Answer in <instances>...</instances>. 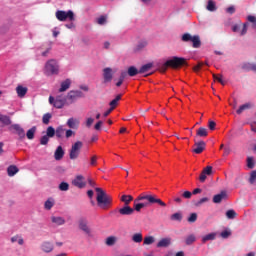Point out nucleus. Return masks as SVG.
Segmentation results:
<instances>
[{"label":"nucleus","instance_id":"obj_1","mask_svg":"<svg viewBox=\"0 0 256 256\" xmlns=\"http://www.w3.org/2000/svg\"><path fill=\"white\" fill-rule=\"evenodd\" d=\"M150 205H159L160 207H167V204L157 197L155 194L142 193L134 200V211H141L145 207H150Z\"/></svg>","mask_w":256,"mask_h":256},{"label":"nucleus","instance_id":"obj_63","mask_svg":"<svg viewBox=\"0 0 256 256\" xmlns=\"http://www.w3.org/2000/svg\"><path fill=\"white\" fill-rule=\"evenodd\" d=\"M226 13H229V15H233V13H235V7L234 6H230L226 9Z\"/></svg>","mask_w":256,"mask_h":256},{"label":"nucleus","instance_id":"obj_4","mask_svg":"<svg viewBox=\"0 0 256 256\" xmlns=\"http://www.w3.org/2000/svg\"><path fill=\"white\" fill-rule=\"evenodd\" d=\"M46 75H59V62L55 59L48 60L45 64Z\"/></svg>","mask_w":256,"mask_h":256},{"label":"nucleus","instance_id":"obj_33","mask_svg":"<svg viewBox=\"0 0 256 256\" xmlns=\"http://www.w3.org/2000/svg\"><path fill=\"white\" fill-rule=\"evenodd\" d=\"M128 75H129V77H135V75H139V70L137 69V67H135V66H130L129 68H128Z\"/></svg>","mask_w":256,"mask_h":256},{"label":"nucleus","instance_id":"obj_23","mask_svg":"<svg viewBox=\"0 0 256 256\" xmlns=\"http://www.w3.org/2000/svg\"><path fill=\"white\" fill-rule=\"evenodd\" d=\"M17 173H19V168H17V166H15V165H10V166L7 168L8 177H15V175H17Z\"/></svg>","mask_w":256,"mask_h":256},{"label":"nucleus","instance_id":"obj_55","mask_svg":"<svg viewBox=\"0 0 256 256\" xmlns=\"http://www.w3.org/2000/svg\"><path fill=\"white\" fill-rule=\"evenodd\" d=\"M97 23H98V25H105V23H107V17H105V16H100V17L97 19Z\"/></svg>","mask_w":256,"mask_h":256},{"label":"nucleus","instance_id":"obj_44","mask_svg":"<svg viewBox=\"0 0 256 256\" xmlns=\"http://www.w3.org/2000/svg\"><path fill=\"white\" fill-rule=\"evenodd\" d=\"M214 81H218L221 85H225V81H223V75L221 74H213Z\"/></svg>","mask_w":256,"mask_h":256},{"label":"nucleus","instance_id":"obj_2","mask_svg":"<svg viewBox=\"0 0 256 256\" xmlns=\"http://www.w3.org/2000/svg\"><path fill=\"white\" fill-rule=\"evenodd\" d=\"M96 191V201H97V206L100 209H109L113 203V198L107 194L105 190L102 188H95Z\"/></svg>","mask_w":256,"mask_h":256},{"label":"nucleus","instance_id":"obj_3","mask_svg":"<svg viewBox=\"0 0 256 256\" xmlns=\"http://www.w3.org/2000/svg\"><path fill=\"white\" fill-rule=\"evenodd\" d=\"M183 65H187V60L185 58L174 56L171 59L167 60L164 64L159 67V71L161 73H165L169 67L171 69H179V67H183Z\"/></svg>","mask_w":256,"mask_h":256},{"label":"nucleus","instance_id":"obj_5","mask_svg":"<svg viewBox=\"0 0 256 256\" xmlns=\"http://www.w3.org/2000/svg\"><path fill=\"white\" fill-rule=\"evenodd\" d=\"M56 19H58V21H75V13H73L72 10H68V11H63V10H58L55 13Z\"/></svg>","mask_w":256,"mask_h":256},{"label":"nucleus","instance_id":"obj_24","mask_svg":"<svg viewBox=\"0 0 256 256\" xmlns=\"http://www.w3.org/2000/svg\"><path fill=\"white\" fill-rule=\"evenodd\" d=\"M69 87H71V80L66 79L65 81L61 82L59 93H63L65 91H67V89H69Z\"/></svg>","mask_w":256,"mask_h":256},{"label":"nucleus","instance_id":"obj_56","mask_svg":"<svg viewBox=\"0 0 256 256\" xmlns=\"http://www.w3.org/2000/svg\"><path fill=\"white\" fill-rule=\"evenodd\" d=\"M247 167L249 169H253V167H255V162H253V158L248 157V159H247Z\"/></svg>","mask_w":256,"mask_h":256},{"label":"nucleus","instance_id":"obj_14","mask_svg":"<svg viewBox=\"0 0 256 256\" xmlns=\"http://www.w3.org/2000/svg\"><path fill=\"white\" fill-rule=\"evenodd\" d=\"M79 229L89 235L91 233V228H89V221L85 219H80L78 222Z\"/></svg>","mask_w":256,"mask_h":256},{"label":"nucleus","instance_id":"obj_30","mask_svg":"<svg viewBox=\"0 0 256 256\" xmlns=\"http://www.w3.org/2000/svg\"><path fill=\"white\" fill-rule=\"evenodd\" d=\"M120 201H122V203H124V205L129 206L131 201H133V196H131V195H122L121 198H120Z\"/></svg>","mask_w":256,"mask_h":256},{"label":"nucleus","instance_id":"obj_41","mask_svg":"<svg viewBox=\"0 0 256 256\" xmlns=\"http://www.w3.org/2000/svg\"><path fill=\"white\" fill-rule=\"evenodd\" d=\"M46 136H48L50 139L55 137V128H53V126H49L46 129Z\"/></svg>","mask_w":256,"mask_h":256},{"label":"nucleus","instance_id":"obj_61","mask_svg":"<svg viewBox=\"0 0 256 256\" xmlns=\"http://www.w3.org/2000/svg\"><path fill=\"white\" fill-rule=\"evenodd\" d=\"M207 176L205 173L201 172L200 177H199V181L200 183H205V181L207 180Z\"/></svg>","mask_w":256,"mask_h":256},{"label":"nucleus","instance_id":"obj_60","mask_svg":"<svg viewBox=\"0 0 256 256\" xmlns=\"http://www.w3.org/2000/svg\"><path fill=\"white\" fill-rule=\"evenodd\" d=\"M216 126H217V123H215V121L210 120V121L208 122V127H209L210 131H215V127H216Z\"/></svg>","mask_w":256,"mask_h":256},{"label":"nucleus","instance_id":"obj_62","mask_svg":"<svg viewBox=\"0 0 256 256\" xmlns=\"http://www.w3.org/2000/svg\"><path fill=\"white\" fill-rule=\"evenodd\" d=\"M66 139H69L70 137H73V135H75V132H73V130L69 129V130H66Z\"/></svg>","mask_w":256,"mask_h":256},{"label":"nucleus","instance_id":"obj_32","mask_svg":"<svg viewBox=\"0 0 256 256\" xmlns=\"http://www.w3.org/2000/svg\"><path fill=\"white\" fill-rule=\"evenodd\" d=\"M0 123L3 125H11V118L0 113Z\"/></svg>","mask_w":256,"mask_h":256},{"label":"nucleus","instance_id":"obj_51","mask_svg":"<svg viewBox=\"0 0 256 256\" xmlns=\"http://www.w3.org/2000/svg\"><path fill=\"white\" fill-rule=\"evenodd\" d=\"M59 189H60V191H69V183H67V182H62V183L59 185Z\"/></svg>","mask_w":256,"mask_h":256},{"label":"nucleus","instance_id":"obj_45","mask_svg":"<svg viewBox=\"0 0 256 256\" xmlns=\"http://www.w3.org/2000/svg\"><path fill=\"white\" fill-rule=\"evenodd\" d=\"M51 113H46L43 115V118H42V123H44V125H49V121H51Z\"/></svg>","mask_w":256,"mask_h":256},{"label":"nucleus","instance_id":"obj_21","mask_svg":"<svg viewBox=\"0 0 256 256\" xmlns=\"http://www.w3.org/2000/svg\"><path fill=\"white\" fill-rule=\"evenodd\" d=\"M223 199H227V192L222 191L220 194H216L213 197V203H221Z\"/></svg>","mask_w":256,"mask_h":256},{"label":"nucleus","instance_id":"obj_53","mask_svg":"<svg viewBox=\"0 0 256 256\" xmlns=\"http://www.w3.org/2000/svg\"><path fill=\"white\" fill-rule=\"evenodd\" d=\"M53 205H55V203H53V201L47 200L44 204V207H45V209H47V211H50V209H53Z\"/></svg>","mask_w":256,"mask_h":256},{"label":"nucleus","instance_id":"obj_49","mask_svg":"<svg viewBox=\"0 0 256 256\" xmlns=\"http://www.w3.org/2000/svg\"><path fill=\"white\" fill-rule=\"evenodd\" d=\"M208 201H209V198H207V197L201 198L200 200L195 202V206L201 207L203 205V203H207Z\"/></svg>","mask_w":256,"mask_h":256},{"label":"nucleus","instance_id":"obj_20","mask_svg":"<svg viewBox=\"0 0 256 256\" xmlns=\"http://www.w3.org/2000/svg\"><path fill=\"white\" fill-rule=\"evenodd\" d=\"M27 87H24V86H21V85H18L16 87V93L18 95V97H20V99H23V97H25L27 95Z\"/></svg>","mask_w":256,"mask_h":256},{"label":"nucleus","instance_id":"obj_6","mask_svg":"<svg viewBox=\"0 0 256 256\" xmlns=\"http://www.w3.org/2000/svg\"><path fill=\"white\" fill-rule=\"evenodd\" d=\"M81 149H83V142L76 141L69 152V157L72 161H75V159L79 158V155H81Z\"/></svg>","mask_w":256,"mask_h":256},{"label":"nucleus","instance_id":"obj_8","mask_svg":"<svg viewBox=\"0 0 256 256\" xmlns=\"http://www.w3.org/2000/svg\"><path fill=\"white\" fill-rule=\"evenodd\" d=\"M194 142L195 143H194V148L192 150V153H196V155H201V153L205 151L207 144L203 140L201 141L194 140Z\"/></svg>","mask_w":256,"mask_h":256},{"label":"nucleus","instance_id":"obj_13","mask_svg":"<svg viewBox=\"0 0 256 256\" xmlns=\"http://www.w3.org/2000/svg\"><path fill=\"white\" fill-rule=\"evenodd\" d=\"M103 83H111L113 81V69L107 67L103 69Z\"/></svg>","mask_w":256,"mask_h":256},{"label":"nucleus","instance_id":"obj_10","mask_svg":"<svg viewBox=\"0 0 256 256\" xmlns=\"http://www.w3.org/2000/svg\"><path fill=\"white\" fill-rule=\"evenodd\" d=\"M82 97H85L83 92L81 90H71L68 95L67 99L73 103V101H77V99H81Z\"/></svg>","mask_w":256,"mask_h":256},{"label":"nucleus","instance_id":"obj_43","mask_svg":"<svg viewBox=\"0 0 256 256\" xmlns=\"http://www.w3.org/2000/svg\"><path fill=\"white\" fill-rule=\"evenodd\" d=\"M170 219L172 221H181L183 219V215H181V213H179V212H176L171 215Z\"/></svg>","mask_w":256,"mask_h":256},{"label":"nucleus","instance_id":"obj_52","mask_svg":"<svg viewBox=\"0 0 256 256\" xmlns=\"http://www.w3.org/2000/svg\"><path fill=\"white\" fill-rule=\"evenodd\" d=\"M115 241H116L115 237L110 236L106 239V245L111 247L112 245H115Z\"/></svg>","mask_w":256,"mask_h":256},{"label":"nucleus","instance_id":"obj_11","mask_svg":"<svg viewBox=\"0 0 256 256\" xmlns=\"http://www.w3.org/2000/svg\"><path fill=\"white\" fill-rule=\"evenodd\" d=\"M49 103L50 105H53L56 109H63L65 107V100L61 98H54L53 96L49 97Z\"/></svg>","mask_w":256,"mask_h":256},{"label":"nucleus","instance_id":"obj_18","mask_svg":"<svg viewBox=\"0 0 256 256\" xmlns=\"http://www.w3.org/2000/svg\"><path fill=\"white\" fill-rule=\"evenodd\" d=\"M207 135H209V131L207 130V128L200 127L196 131V136L194 137V141H197V139H199V137H207Z\"/></svg>","mask_w":256,"mask_h":256},{"label":"nucleus","instance_id":"obj_36","mask_svg":"<svg viewBox=\"0 0 256 256\" xmlns=\"http://www.w3.org/2000/svg\"><path fill=\"white\" fill-rule=\"evenodd\" d=\"M155 243V237L153 236H146L143 240V245H153Z\"/></svg>","mask_w":256,"mask_h":256},{"label":"nucleus","instance_id":"obj_64","mask_svg":"<svg viewBox=\"0 0 256 256\" xmlns=\"http://www.w3.org/2000/svg\"><path fill=\"white\" fill-rule=\"evenodd\" d=\"M90 165H92V166L97 165V156H92L91 157Z\"/></svg>","mask_w":256,"mask_h":256},{"label":"nucleus","instance_id":"obj_7","mask_svg":"<svg viewBox=\"0 0 256 256\" xmlns=\"http://www.w3.org/2000/svg\"><path fill=\"white\" fill-rule=\"evenodd\" d=\"M182 41H184V43H189V41H191L194 49H199V47H201V38H199L198 35L191 36V34L185 33L182 35Z\"/></svg>","mask_w":256,"mask_h":256},{"label":"nucleus","instance_id":"obj_27","mask_svg":"<svg viewBox=\"0 0 256 256\" xmlns=\"http://www.w3.org/2000/svg\"><path fill=\"white\" fill-rule=\"evenodd\" d=\"M37 131V127L33 126L32 128H30L27 133H26V137L27 139H29L30 141L35 139V133Z\"/></svg>","mask_w":256,"mask_h":256},{"label":"nucleus","instance_id":"obj_31","mask_svg":"<svg viewBox=\"0 0 256 256\" xmlns=\"http://www.w3.org/2000/svg\"><path fill=\"white\" fill-rule=\"evenodd\" d=\"M119 101H121V94L117 95L115 97V99H113L109 105H110V109H115L117 107V105H119Z\"/></svg>","mask_w":256,"mask_h":256},{"label":"nucleus","instance_id":"obj_35","mask_svg":"<svg viewBox=\"0 0 256 256\" xmlns=\"http://www.w3.org/2000/svg\"><path fill=\"white\" fill-rule=\"evenodd\" d=\"M247 21H248V23H251L252 29H254V31H256V16L248 15Z\"/></svg>","mask_w":256,"mask_h":256},{"label":"nucleus","instance_id":"obj_19","mask_svg":"<svg viewBox=\"0 0 256 256\" xmlns=\"http://www.w3.org/2000/svg\"><path fill=\"white\" fill-rule=\"evenodd\" d=\"M65 156V151L63 150L62 146H58L55 153H54V158L56 161H61L63 157Z\"/></svg>","mask_w":256,"mask_h":256},{"label":"nucleus","instance_id":"obj_16","mask_svg":"<svg viewBox=\"0 0 256 256\" xmlns=\"http://www.w3.org/2000/svg\"><path fill=\"white\" fill-rule=\"evenodd\" d=\"M41 249L44 253H51L54 249H55V246L53 245L52 242H49V241H44L42 244H41Z\"/></svg>","mask_w":256,"mask_h":256},{"label":"nucleus","instance_id":"obj_38","mask_svg":"<svg viewBox=\"0 0 256 256\" xmlns=\"http://www.w3.org/2000/svg\"><path fill=\"white\" fill-rule=\"evenodd\" d=\"M55 135H56V137H58V139H61V137H63V135H65V129L63 128V126H59L55 130Z\"/></svg>","mask_w":256,"mask_h":256},{"label":"nucleus","instance_id":"obj_25","mask_svg":"<svg viewBox=\"0 0 256 256\" xmlns=\"http://www.w3.org/2000/svg\"><path fill=\"white\" fill-rule=\"evenodd\" d=\"M67 126H68L70 129H78V127H79V121H78L76 118H70V119H68V121H67Z\"/></svg>","mask_w":256,"mask_h":256},{"label":"nucleus","instance_id":"obj_59","mask_svg":"<svg viewBox=\"0 0 256 256\" xmlns=\"http://www.w3.org/2000/svg\"><path fill=\"white\" fill-rule=\"evenodd\" d=\"M247 27H249V23H247V22H245L244 24H243V28H242V30H241V32H240V35H247Z\"/></svg>","mask_w":256,"mask_h":256},{"label":"nucleus","instance_id":"obj_17","mask_svg":"<svg viewBox=\"0 0 256 256\" xmlns=\"http://www.w3.org/2000/svg\"><path fill=\"white\" fill-rule=\"evenodd\" d=\"M253 107H255V105L251 102L242 104L237 110L236 113L237 115H241L243 113V111H247L249 109H253Z\"/></svg>","mask_w":256,"mask_h":256},{"label":"nucleus","instance_id":"obj_37","mask_svg":"<svg viewBox=\"0 0 256 256\" xmlns=\"http://www.w3.org/2000/svg\"><path fill=\"white\" fill-rule=\"evenodd\" d=\"M20 245H23L25 243V241L23 240V237L19 236V235H15L11 238V243H17Z\"/></svg>","mask_w":256,"mask_h":256},{"label":"nucleus","instance_id":"obj_48","mask_svg":"<svg viewBox=\"0 0 256 256\" xmlns=\"http://www.w3.org/2000/svg\"><path fill=\"white\" fill-rule=\"evenodd\" d=\"M220 237H222V239H229V237H231V230L222 231Z\"/></svg>","mask_w":256,"mask_h":256},{"label":"nucleus","instance_id":"obj_39","mask_svg":"<svg viewBox=\"0 0 256 256\" xmlns=\"http://www.w3.org/2000/svg\"><path fill=\"white\" fill-rule=\"evenodd\" d=\"M215 240V233H210L202 237V242L207 243V241Z\"/></svg>","mask_w":256,"mask_h":256},{"label":"nucleus","instance_id":"obj_57","mask_svg":"<svg viewBox=\"0 0 256 256\" xmlns=\"http://www.w3.org/2000/svg\"><path fill=\"white\" fill-rule=\"evenodd\" d=\"M182 197H183L184 199H191V197H193V193H192L191 191H184V192L182 193Z\"/></svg>","mask_w":256,"mask_h":256},{"label":"nucleus","instance_id":"obj_54","mask_svg":"<svg viewBox=\"0 0 256 256\" xmlns=\"http://www.w3.org/2000/svg\"><path fill=\"white\" fill-rule=\"evenodd\" d=\"M188 223H195L197 221V213L190 214V217L187 219Z\"/></svg>","mask_w":256,"mask_h":256},{"label":"nucleus","instance_id":"obj_58","mask_svg":"<svg viewBox=\"0 0 256 256\" xmlns=\"http://www.w3.org/2000/svg\"><path fill=\"white\" fill-rule=\"evenodd\" d=\"M256 180V170L251 172L250 178H249V182L251 183V185H253V183H255Z\"/></svg>","mask_w":256,"mask_h":256},{"label":"nucleus","instance_id":"obj_28","mask_svg":"<svg viewBox=\"0 0 256 256\" xmlns=\"http://www.w3.org/2000/svg\"><path fill=\"white\" fill-rule=\"evenodd\" d=\"M207 11H210L213 13L214 11H217V4H215V1L208 0V4L206 6Z\"/></svg>","mask_w":256,"mask_h":256},{"label":"nucleus","instance_id":"obj_9","mask_svg":"<svg viewBox=\"0 0 256 256\" xmlns=\"http://www.w3.org/2000/svg\"><path fill=\"white\" fill-rule=\"evenodd\" d=\"M9 129H10V131H14V133H16V135H18L20 140H23L25 138V129H23V127H21V125L12 124Z\"/></svg>","mask_w":256,"mask_h":256},{"label":"nucleus","instance_id":"obj_15","mask_svg":"<svg viewBox=\"0 0 256 256\" xmlns=\"http://www.w3.org/2000/svg\"><path fill=\"white\" fill-rule=\"evenodd\" d=\"M119 215L129 216L135 213V209L131 208V206L124 205L122 208L118 210Z\"/></svg>","mask_w":256,"mask_h":256},{"label":"nucleus","instance_id":"obj_29","mask_svg":"<svg viewBox=\"0 0 256 256\" xmlns=\"http://www.w3.org/2000/svg\"><path fill=\"white\" fill-rule=\"evenodd\" d=\"M151 69H153V63H147L141 66V68L139 69V73H147L148 71H151Z\"/></svg>","mask_w":256,"mask_h":256},{"label":"nucleus","instance_id":"obj_47","mask_svg":"<svg viewBox=\"0 0 256 256\" xmlns=\"http://www.w3.org/2000/svg\"><path fill=\"white\" fill-rule=\"evenodd\" d=\"M202 173H204V175H213V166H207L202 170Z\"/></svg>","mask_w":256,"mask_h":256},{"label":"nucleus","instance_id":"obj_42","mask_svg":"<svg viewBox=\"0 0 256 256\" xmlns=\"http://www.w3.org/2000/svg\"><path fill=\"white\" fill-rule=\"evenodd\" d=\"M147 41L146 40H141L140 42H138L137 46H136V51H141L142 49H145V47L147 46Z\"/></svg>","mask_w":256,"mask_h":256},{"label":"nucleus","instance_id":"obj_26","mask_svg":"<svg viewBox=\"0 0 256 256\" xmlns=\"http://www.w3.org/2000/svg\"><path fill=\"white\" fill-rule=\"evenodd\" d=\"M169 245H171V238H163L157 243L156 247H169Z\"/></svg>","mask_w":256,"mask_h":256},{"label":"nucleus","instance_id":"obj_46","mask_svg":"<svg viewBox=\"0 0 256 256\" xmlns=\"http://www.w3.org/2000/svg\"><path fill=\"white\" fill-rule=\"evenodd\" d=\"M226 217L227 219H235V217H237V212H235V210H228L226 212Z\"/></svg>","mask_w":256,"mask_h":256},{"label":"nucleus","instance_id":"obj_34","mask_svg":"<svg viewBox=\"0 0 256 256\" xmlns=\"http://www.w3.org/2000/svg\"><path fill=\"white\" fill-rule=\"evenodd\" d=\"M132 241L134 243H141L143 242V234L142 233H135L132 235Z\"/></svg>","mask_w":256,"mask_h":256},{"label":"nucleus","instance_id":"obj_40","mask_svg":"<svg viewBox=\"0 0 256 256\" xmlns=\"http://www.w3.org/2000/svg\"><path fill=\"white\" fill-rule=\"evenodd\" d=\"M195 241H197V238L195 237L194 234H191L186 238L185 243H186V245H193V243H195Z\"/></svg>","mask_w":256,"mask_h":256},{"label":"nucleus","instance_id":"obj_50","mask_svg":"<svg viewBox=\"0 0 256 256\" xmlns=\"http://www.w3.org/2000/svg\"><path fill=\"white\" fill-rule=\"evenodd\" d=\"M49 139H51L49 136L44 135L40 138V145H47L49 143Z\"/></svg>","mask_w":256,"mask_h":256},{"label":"nucleus","instance_id":"obj_22","mask_svg":"<svg viewBox=\"0 0 256 256\" xmlns=\"http://www.w3.org/2000/svg\"><path fill=\"white\" fill-rule=\"evenodd\" d=\"M51 221L52 223H54V225H57L58 227L61 225H65V218L61 216H52Z\"/></svg>","mask_w":256,"mask_h":256},{"label":"nucleus","instance_id":"obj_12","mask_svg":"<svg viewBox=\"0 0 256 256\" xmlns=\"http://www.w3.org/2000/svg\"><path fill=\"white\" fill-rule=\"evenodd\" d=\"M72 185L78 187V189H83V187L87 185V183H85V177H83V175L76 176L72 181Z\"/></svg>","mask_w":256,"mask_h":256}]
</instances>
